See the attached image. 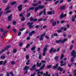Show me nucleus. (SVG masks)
<instances>
[{
    "label": "nucleus",
    "instance_id": "obj_29",
    "mask_svg": "<svg viewBox=\"0 0 76 76\" xmlns=\"http://www.w3.org/2000/svg\"><path fill=\"white\" fill-rule=\"evenodd\" d=\"M58 70H60V71H62L63 70V68H61L60 67H58Z\"/></svg>",
    "mask_w": 76,
    "mask_h": 76
},
{
    "label": "nucleus",
    "instance_id": "obj_59",
    "mask_svg": "<svg viewBox=\"0 0 76 76\" xmlns=\"http://www.w3.org/2000/svg\"><path fill=\"white\" fill-rule=\"evenodd\" d=\"M0 31L1 32H3V29L2 28H0Z\"/></svg>",
    "mask_w": 76,
    "mask_h": 76
},
{
    "label": "nucleus",
    "instance_id": "obj_43",
    "mask_svg": "<svg viewBox=\"0 0 76 76\" xmlns=\"http://www.w3.org/2000/svg\"><path fill=\"white\" fill-rule=\"evenodd\" d=\"M11 64L12 65L15 64V62L14 61H12L11 62Z\"/></svg>",
    "mask_w": 76,
    "mask_h": 76
},
{
    "label": "nucleus",
    "instance_id": "obj_23",
    "mask_svg": "<svg viewBox=\"0 0 76 76\" xmlns=\"http://www.w3.org/2000/svg\"><path fill=\"white\" fill-rule=\"evenodd\" d=\"M24 70H28V66H25V67L23 69Z\"/></svg>",
    "mask_w": 76,
    "mask_h": 76
},
{
    "label": "nucleus",
    "instance_id": "obj_27",
    "mask_svg": "<svg viewBox=\"0 0 76 76\" xmlns=\"http://www.w3.org/2000/svg\"><path fill=\"white\" fill-rule=\"evenodd\" d=\"M39 8L38 7V6L37 7H36V8H35V9H34V11L35 12H37V11H38V9H39Z\"/></svg>",
    "mask_w": 76,
    "mask_h": 76
},
{
    "label": "nucleus",
    "instance_id": "obj_15",
    "mask_svg": "<svg viewBox=\"0 0 76 76\" xmlns=\"http://www.w3.org/2000/svg\"><path fill=\"white\" fill-rule=\"evenodd\" d=\"M34 7H32L30 8H29L28 9V10H29L30 11V10H34Z\"/></svg>",
    "mask_w": 76,
    "mask_h": 76
},
{
    "label": "nucleus",
    "instance_id": "obj_62",
    "mask_svg": "<svg viewBox=\"0 0 76 76\" xmlns=\"http://www.w3.org/2000/svg\"><path fill=\"white\" fill-rule=\"evenodd\" d=\"M67 30V28L66 27H64V31H66Z\"/></svg>",
    "mask_w": 76,
    "mask_h": 76
},
{
    "label": "nucleus",
    "instance_id": "obj_19",
    "mask_svg": "<svg viewBox=\"0 0 76 76\" xmlns=\"http://www.w3.org/2000/svg\"><path fill=\"white\" fill-rule=\"evenodd\" d=\"M40 74L41 75H42V74H43V72H38V74L39 75H38V76H41V75H40Z\"/></svg>",
    "mask_w": 76,
    "mask_h": 76
},
{
    "label": "nucleus",
    "instance_id": "obj_34",
    "mask_svg": "<svg viewBox=\"0 0 76 76\" xmlns=\"http://www.w3.org/2000/svg\"><path fill=\"white\" fill-rule=\"evenodd\" d=\"M23 45V42H21L19 44V46L20 47H22Z\"/></svg>",
    "mask_w": 76,
    "mask_h": 76
},
{
    "label": "nucleus",
    "instance_id": "obj_28",
    "mask_svg": "<svg viewBox=\"0 0 76 76\" xmlns=\"http://www.w3.org/2000/svg\"><path fill=\"white\" fill-rule=\"evenodd\" d=\"M7 63V60H5L3 63V66H4V65H6V64Z\"/></svg>",
    "mask_w": 76,
    "mask_h": 76
},
{
    "label": "nucleus",
    "instance_id": "obj_24",
    "mask_svg": "<svg viewBox=\"0 0 76 76\" xmlns=\"http://www.w3.org/2000/svg\"><path fill=\"white\" fill-rule=\"evenodd\" d=\"M17 2L16 1L15 2H12L10 4L11 5H14L15 4H16Z\"/></svg>",
    "mask_w": 76,
    "mask_h": 76
},
{
    "label": "nucleus",
    "instance_id": "obj_22",
    "mask_svg": "<svg viewBox=\"0 0 76 76\" xmlns=\"http://www.w3.org/2000/svg\"><path fill=\"white\" fill-rule=\"evenodd\" d=\"M56 23H57L56 21H55L53 23L52 25V26H56Z\"/></svg>",
    "mask_w": 76,
    "mask_h": 76
},
{
    "label": "nucleus",
    "instance_id": "obj_14",
    "mask_svg": "<svg viewBox=\"0 0 76 76\" xmlns=\"http://www.w3.org/2000/svg\"><path fill=\"white\" fill-rule=\"evenodd\" d=\"M39 9H43V8H44V6H41V5H39L38 6Z\"/></svg>",
    "mask_w": 76,
    "mask_h": 76
},
{
    "label": "nucleus",
    "instance_id": "obj_41",
    "mask_svg": "<svg viewBox=\"0 0 76 76\" xmlns=\"http://www.w3.org/2000/svg\"><path fill=\"white\" fill-rule=\"evenodd\" d=\"M52 66H51V65H49L47 66V69H50V68H51Z\"/></svg>",
    "mask_w": 76,
    "mask_h": 76
},
{
    "label": "nucleus",
    "instance_id": "obj_46",
    "mask_svg": "<svg viewBox=\"0 0 76 76\" xmlns=\"http://www.w3.org/2000/svg\"><path fill=\"white\" fill-rule=\"evenodd\" d=\"M53 36H56V37H57V36H58V34H57V33H55L53 34Z\"/></svg>",
    "mask_w": 76,
    "mask_h": 76
},
{
    "label": "nucleus",
    "instance_id": "obj_33",
    "mask_svg": "<svg viewBox=\"0 0 76 76\" xmlns=\"http://www.w3.org/2000/svg\"><path fill=\"white\" fill-rule=\"evenodd\" d=\"M73 45H70V47H69V50H72V48H73Z\"/></svg>",
    "mask_w": 76,
    "mask_h": 76
},
{
    "label": "nucleus",
    "instance_id": "obj_44",
    "mask_svg": "<svg viewBox=\"0 0 76 76\" xmlns=\"http://www.w3.org/2000/svg\"><path fill=\"white\" fill-rule=\"evenodd\" d=\"M41 54H39V59H41V57H42Z\"/></svg>",
    "mask_w": 76,
    "mask_h": 76
},
{
    "label": "nucleus",
    "instance_id": "obj_13",
    "mask_svg": "<svg viewBox=\"0 0 76 76\" xmlns=\"http://www.w3.org/2000/svg\"><path fill=\"white\" fill-rule=\"evenodd\" d=\"M48 72H47L46 74L45 73H44V76H50V74H49L48 75Z\"/></svg>",
    "mask_w": 76,
    "mask_h": 76
},
{
    "label": "nucleus",
    "instance_id": "obj_7",
    "mask_svg": "<svg viewBox=\"0 0 76 76\" xmlns=\"http://www.w3.org/2000/svg\"><path fill=\"white\" fill-rule=\"evenodd\" d=\"M45 33H44L41 35L39 38V41H42V40H43V37H44V36H45Z\"/></svg>",
    "mask_w": 76,
    "mask_h": 76
},
{
    "label": "nucleus",
    "instance_id": "obj_50",
    "mask_svg": "<svg viewBox=\"0 0 76 76\" xmlns=\"http://www.w3.org/2000/svg\"><path fill=\"white\" fill-rule=\"evenodd\" d=\"M31 33L33 34H35V31H31Z\"/></svg>",
    "mask_w": 76,
    "mask_h": 76
},
{
    "label": "nucleus",
    "instance_id": "obj_32",
    "mask_svg": "<svg viewBox=\"0 0 76 76\" xmlns=\"http://www.w3.org/2000/svg\"><path fill=\"white\" fill-rule=\"evenodd\" d=\"M64 55H62L61 56V60L64 58Z\"/></svg>",
    "mask_w": 76,
    "mask_h": 76
},
{
    "label": "nucleus",
    "instance_id": "obj_30",
    "mask_svg": "<svg viewBox=\"0 0 76 76\" xmlns=\"http://www.w3.org/2000/svg\"><path fill=\"white\" fill-rule=\"evenodd\" d=\"M10 12H11V10H8L5 12V14H7V13H10Z\"/></svg>",
    "mask_w": 76,
    "mask_h": 76
},
{
    "label": "nucleus",
    "instance_id": "obj_42",
    "mask_svg": "<svg viewBox=\"0 0 76 76\" xmlns=\"http://www.w3.org/2000/svg\"><path fill=\"white\" fill-rule=\"evenodd\" d=\"M75 20V18H74V17H72V22H74Z\"/></svg>",
    "mask_w": 76,
    "mask_h": 76
},
{
    "label": "nucleus",
    "instance_id": "obj_18",
    "mask_svg": "<svg viewBox=\"0 0 76 76\" xmlns=\"http://www.w3.org/2000/svg\"><path fill=\"white\" fill-rule=\"evenodd\" d=\"M65 7H66L65 6H63L61 7L60 9L61 10H64L65 9Z\"/></svg>",
    "mask_w": 76,
    "mask_h": 76
},
{
    "label": "nucleus",
    "instance_id": "obj_35",
    "mask_svg": "<svg viewBox=\"0 0 76 76\" xmlns=\"http://www.w3.org/2000/svg\"><path fill=\"white\" fill-rule=\"evenodd\" d=\"M25 29V28H22L20 29L19 31H23V30Z\"/></svg>",
    "mask_w": 76,
    "mask_h": 76
},
{
    "label": "nucleus",
    "instance_id": "obj_53",
    "mask_svg": "<svg viewBox=\"0 0 76 76\" xmlns=\"http://www.w3.org/2000/svg\"><path fill=\"white\" fill-rule=\"evenodd\" d=\"M48 15H50V14H52V12L51 11H49L48 12Z\"/></svg>",
    "mask_w": 76,
    "mask_h": 76
},
{
    "label": "nucleus",
    "instance_id": "obj_63",
    "mask_svg": "<svg viewBox=\"0 0 76 76\" xmlns=\"http://www.w3.org/2000/svg\"><path fill=\"white\" fill-rule=\"evenodd\" d=\"M39 25H37L36 26H35V28H36V29H37V28H39Z\"/></svg>",
    "mask_w": 76,
    "mask_h": 76
},
{
    "label": "nucleus",
    "instance_id": "obj_38",
    "mask_svg": "<svg viewBox=\"0 0 76 76\" xmlns=\"http://www.w3.org/2000/svg\"><path fill=\"white\" fill-rule=\"evenodd\" d=\"M3 52H4V50L2 49L0 51V54H1L2 53H3Z\"/></svg>",
    "mask_w": 76,
    "mask_h": 76
},
{
    "label": "nucleus",
    "instance_id": "obj_51",
    "mask_svg": "<svg viewBox=\"0 0 76 76\" xmlns=\"http://www.w3.org/2000/svg\"><path fill=\"white\" fill-rule=\"evenodd\" d=\"M58 2H59V1H56L55 2L54 4H57V3H58Z\"/></svg>",
    "mask_w": 76,
    "mask_h": 76
},
{
    "label": "nucleus",
    "instance_id": "obj_36",
    "mask_svg": "<svg viewBox=\"0 0 76 76\" xmlns=\"http://www.w3.org/2000/svg\"><path fill=\"white\" fill-rule=\"evenodd\" d=\"M26 57V60H28V59H29V55H27Z\"/></svg>",
    "mask_w": 76,
    "mask_h": 76
},
{
    "label": "nucleus",
    "instance_id": "obj_58",
    "mask_svg": "<svg viewBox=\"0 0 76 76\" xmlns=\"http://www.w3.org/2000/svg\"><path fill=\"white\" fill-rule=\"evenodd\" d=\"M43 19L42 18H40L39 19L38 21L39 22H40V21H42V20H43Z\"/></svg>",
    "mask_w": 76,
    "mask_h": 76
},
{
    "label": "nucleus",
    "instance_id": "obj_5",
    "mask_svg": "<svg viewBox=\"0 0 76 76\" xmlns=\"http://www.w3.org/2000/svg\"><path fill=\"white\" fill-rule=\"evenodd\" d=\"M43 12V15H46V10H45V9H44L43 11H42L39 14V16H41V15L42 14Z\"/></svg>",
    "mask_w": 76,
    "mask_h": 76
},
{
    "label": "nucleus",
    "instance_id": "obj_60",
    "mask_svg": "<svg viewBox=\"0 0 76 76\" xmlns=\"http://www.w3.org/2000/svg\"><path fill=\"white\" fill-rule=\"evenodd\" d=\"M37 18L34 19L33 21H34V22H36L37 21Z\"/></svg>",
    "mask_w": 76,
    "mask_h": 76
},
{
    "label": "nucleus",
    "instance_id": "obj_37",
    "mask_svg": "<svg viewBox=\"0 0 76 76\" xmlns=\"http://www.w3.org/2000/svg\"><path fill=\"white\" fill-rule=\"evenodd\" d=\"M13 25H16V21H14L13 22Z\"/></svg>",
    "mask_w": 76,
    "mask_h": 76
},
{
    "label": "nucleus",
    "instance_id": "obj_56",
    "mask_svg": "<svg viewBox=\"0 0 76 76\" xmlns=\"http://www.w3.org/2000/svg\"><path fill=\"white\" fill-rule=\"evenodd\" d=\"M5 34H6L5 33H4L2 35V36L1 37V38H3V37H4V35H5Z\"/></svg>",
    "mask_w": 76,
    "mask_h": 76
},
{
    "label": "nucleus",
    "instance_id": "obj_6",
    "mask_svg": "<svg viewBox=\"0 0 76 76\" xmlns=\"http://www.w3.org/2000/svg\"><path fill=\"white\" fill-rule=\"evenodd\" d=\"M61 65L60 66H66V62L65 61L64 62V64L63 63V60H61Z\"/></svg>",
    "mask_w": 76,
    "mask_h": 76
},
{
    "label": "nucleus",
    "instance_id": "obj_9",
    "mask_svg": "<svg viewBox=\"0 0 76 76\" xmlns=\"http://www.w3.org/2000/svg\"><path fill=\"white\" fill-rule=\"evenodd\" d=\"M37 69V67H36V64H34L32 67V68L30 69V70L31 71H32V70H35V69Z\"/></svg>",
    "mask_w": 76,
    "mask_h": 76
},
{
    "label": "nucleus",
    "instance_id": "obj_45",
    "mask_svg": "<svg viewBox=\"0 0 76 76\" xmlns=\"http://www.w3.org/2000/svg\"><path fill=\"white\" fill-rule=\"evenodd\" d=\"M17 51V50H16L14 49L13 50V53H16Z\"/></svg>",
    "mask_w": 76,
    "mask_h": 76
},
{
    "label": "nucleus",
    "instance_id": "obj_54",
    "mask_svg": "<svg viewBox=\"0 0 76 76\" xmlns=\"http://www.w3.org/2000/svg\"><path fill=\"white\" fill-rule=\"evenodd\" d=\"M64 1H63V0H60L59 4H61V3H63Z\"/></svg>",
    "mask_w": 76,
    "mask_h": 76
},
{
    "label": "nucleus",
    "instance_id": "obj_31",
    "mask_svg": "<svg viewBox=\"0 0 76 76\" xmlns=\"http://www.w3.org/2000/svg\"><path fill=\"white\" fill-rule=\"evenodd\" d=\"M1 59H2V60L4 59V58H5V56H1Z\"/></svg>",
    "mask_w": 76,
    "mask_h": 76
},
{
    "label": "nucleus",
    "instance_id": "obj_48",
    "mask_svg": "<svg viewBox=\"0 0 76 76\" xmlns=\"http://www.w3.org/2000/svg\"><path fill=\"white\" fill-rule=\"evenodd\" d=\"M30 21H33L34 20V19H33V17H31L30 18Z\"/></svg>",
    "mask_w": 76,
    "mask_h": 76
},
{
    "label": "nucleus",
    "instance_id": "obj_64",
    "mask_svg": "<svg viewBox=\"0 0 76 76\" xmlns=\"http://www.w3.org/2000/svg\"><path fill=\"white\" fill-rule=\"evenodd\" d=\"M58 58V56H56V57L55 58V60H57Z\"/></svg>",
    "mask_w": 76,
    "mask_h": 76
},
{
    "label": "nucleus",
    "instance_id": "obj_52",
    "mask_svg": "<svg viewBox=\"0 0 76 76\" xmlns=\"http://www.w3.org/2000/svg\"><path fill=\"white\" fill-rule=\"evenodd\" d=\"M57 31L58 32H62V31L61 30H57Z\"/></svg>",
    "mask_w": 76,
    "mask_h": 76
},
{
    "label": "nucleus",
    "instance_id": "obj_40",
    "mask_svg": "<svg viewBox=\"0 0 76 76\" xmlns=\"http://www.w3.org/2000/svg\"><path fill=\"white\" fill-rule=\"evenodd\" d=\"M30 15H31V13H28L27 15V18H29V16H30Z\"/></svg>",
    "mask_w": 76,
    "mask_h": 76
},
{
    "label": "nucleus",
    "instance_id": "obj_4",
    "mask_svg": "<svg viewBox=\"0 0 76 76\" xmlns=\"http://www.w3.org/2000/svg\"><path fill=\"white\" fill-rule=\"evenodd\" d=\"M28 25H29V29H32L33 27H34L35 26V25H33L32 26V25L33 24V23H30V22H28L27 23Z\"/></svg>",
    "mask_w": 76,
    "mask_h": 76
},
{
    "label": "nucleus",
    "instance_id": "obj_57",
    "mask_svg": "<svg viewBox=\"0 0 76 76\" xmlns=\"http://www.w3.org/2000/svg\"><path fill=\"white\" fill-rule=\"evenodd\" d=\"M21 35V32L19 31L18 34V36H20Z\"/></svg>",
    "mask_w": 76,
    "mask_h": 76
},
{
    "label": "nucleus",
    "instance_id": "obj_12",
    "mask_svg": "<svg viewBox=\"0 0 76 76\" xmlns=\"http://www.w3.org/2000/svg\"><path fill=\"white\" fill-rule=\"evenodd\" d=\"M42 64V63H39V62H37V63L36 65L37 66H38V67H41Z\"/></svg>",
    "mask_w": 76,
    "mask_h": 76
},
{
    "label": "nucleus",
    "instance_id": "obj_17",
    "mask_svg": "<svg viewBox=\"0 0 76 76\" xmlns=\"http://www.w3.org/2000/svg\"><path fill=\"white\" fill-rule=\"evenodd\" d=\"M12 15H11L8 17V18L9 20V21L11 20V19H12Z\"/></svg>",
    "mask_w": 76,
    "mask_h": 76
},
{
    "label": "nucleus",
    "instance_id": "obj_39",
    "mask_svg": "<svg viewBox=\"0 0 76 76\" xmlns=\"http://www.w3.org/2000/svg\"><path fill=\"white\" fill-rule=\"evenodd\" d=\"M10 7L9 6V5H8L7 7L5 9V10H9Z\"/></svg>",
    "mask_w": 76,
    "mask_h": 76
},
{
    "label": "nucleus",
    "instance_id": "obj_10",
    "mask_svg": "<svg viewBox=\"0 0 76 76\" xmlns=\"http://www.w3.org/2000/svg\"><path fill=\"white\" fill-rule=\"evenodd\" d=\"M53 51V53H55V52L56 51V49L54 50V48H51L50 51V54H51Z\"/></svg>",
    "mask_w": 76,
    "mask_h": 76
},
{
    "label": "nucleus",
    "instance_id": "obj_25",
    "mask_svg": "<svg viewBox=\"0 0 76 76\" xmlns=\"http://www.w3.org/2000/svg\"><path fill=\"white\" fill-rule=\"evenodd\" d=\"M36 47L35 46H33L31 49V51H34L35 50Z\"/></svg>",
    "mask_w": 76,
    "mask_h": 76
},
{
    "label": "nucleus",
    "instance_id": "obj_49",
    "mask_svg": "<svg viewBox=\"0 0 76 76\" xmlns=\"http://www.w3.org/2000/svg\"><path fill=\"white\" fill-rule=\"evenodd\" d=\"M50 22L51 23H54V20H50Z\"/></svg>",
    "mask_w": 76,
    "mask_h": 76
},
{
    "label": "nucleus",
    "instance_id": "obj_3",
    "mask_svg": "<svg viewBox=\"0 0 76 76\" xmlns=\"http://www.w3.org/2000/svg\"><path fill=\"white\" fill-rule=\"evenodd\" d=\"M48 47V45H46L45 47L44 48L43 50V56H44L45 54V53L47 50V48Z\"/></svg>",
    "mask_w": 76,
    "mask_h": 76
},
{
    "label": "nucleus",
    "instance_id": "obj_21",
    "mask_svg": "<svg viewBox=\"0 0 76 76\" xmlns=\"http://www.w3.org/2000/svg\"><path fill=\"white\" fill-rule=\"evenodd\" d=\"M38 5V3L33 4L32 6L34 7H36Z\"/></svg>",
    "mask_w": 76,
    "mask_h": 76
},
{
    "label": "nucleus",
    "instance_id": "obj_55",
    "mask_svg": "<svg viewBox=\"0 0 76 76\" xmlns=\"http://www.w3.org/2000/svg\"><path fill=\"white\" fill-rule=\"evenodd\" d=\"M10 75H11L12 76H13L14 75V74H13V73L12 72H10Z\"/></svg>",
    "mask_w": 76,
    "mask_h": 76
},
{
    "label": "nucleus",
    "instance_id": "obj_61",
    "mask_svg": "<svg viewBox=\"0 0 76 76\" xmlns=\"http://www.w3.org/2000/svg\"><path fill=\"white\" fill-rule=\"evenodd\" d=\"M3 61H0V65H1L3 64Z\"/></svg>",
    "mask_w": 76,
    "mask_h": 76
},
{
    "label": "nucleus",
    "instance_id": "obj_47",
    "mask_svg": "<svg viewBox=\"0 0 76 76\" xmlns=\"http://www.w3.org/2000/svg\"><path fill=\"white\" fill-rule=\"evenodd\" d=\"M29 46H30V44H28L26 46V48H28Z\"/></svg>",
    "mask_w": 76,
    "mask_h": 76
},
{
    "label": "nucleus",
    "instance_id": "obj_8",
    "mask_svg": "<svg viewBox=\"0 0 76 76\" xmlns=\"http://www.w3.org/2000/svg\"><path fill=\"white\" fill-rule=\"evenodd\" d=\"M67 16V14H65L64 15V14L63 13H62L61 14L60 16V19H63L64 17H66Z\"/></svg>",
    "mask_w": 76,
    "mask_h": 76
},
{
    "label": "nucleus",
    "instance_id": "obj_16",
    "mask_svg": "<svg viewBox=\"0 0 76 76\" xmlns=\"http://www.w3.org/2000/svg\"><path fill=\"white\" fill-rule=\"evenodd\" d=\"M44 67H45V64H44L42 65V66L39 68L40 70H42L43 69H44Z\"/></svg>",
    "mask_w": 76,
    "mask_h": 76
},
{
    "label": "nucleus",
    "instance_id": "obj_11",
    "mask_svg": "<svg viewBox=\"0 0 76 76\" xmlns=\"http://www.w3.org/2000/svg\"><path fill=\"white\" fill-rule=\"evenodd\" d=\"M18 10L20 12L22 10V5H20L18 7Z\"/></svg>",
    "mask_w": 76,
    "mask_h": 76
},
{
    "label": "nucleus",
    "instance_id": "obj_1",
    "mask_svg": "<svg viewBox=\"0 0 76 76\" xmlns=\"http://www.w3.org/2000/svg\"><path fill=\"white\" fill-rule=\"evenodd\" d=\"M71 56L72 58H71V62L74 61V58H75L76 57V52L74 50H72L71 52Z\"/></svg>",
    "mask_w": 76,
    "mask_h": 76
},
{
    "label": "nucleus",
    "instance_id": "obj_20",
    "mask_svg": "<svg viewBox=\"0 0 76 76\" xmlns=\"http://www.w3.org/2000/svg\"><path fill=\"white\" fill-rule=\"evenodd\" d=\"M58 66V64H57L55 66H53V68L54 69H56L57 67Z\"/></svg>",
    "mask_w": 76,
    "mask_h": 76
},
{
    "label": "nucleus",
    "instance_id": "obj_26",
    "mask_svg": "<svg viewBox=\"0 0 76 76\" xmlns=\"http://www.w3.org/2000/svg\"><path fill=\"white\" fill-rule=\"evenodd\" d=\"M25 20V17L23 16L22 18L21 19V21H24Z\"/></svg>",
    "mask_w": 76,
    "mask_h": 76
},
{
    "label": "nucleus",
    "instance_id": "obj_2",
    "mask_svg": "<svg viewBox=\"0 0 76 76\" xmlns=\"http://www.w3.org/2000/svg\"><path fill=\"white\" fill-rule=\"evenodd\" d=\"M67 40V39L65 38L63 40L61 39H59L58 40H56V43H64V42H66V41Z\"/></svg>",
    "mask_w": 76,
    "mask_h": 76
}]
</instances>
